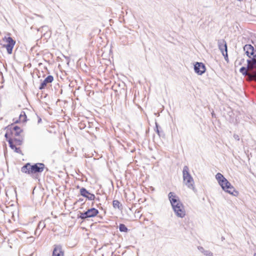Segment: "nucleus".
Segmentation results:
<instances>
[{
	"mask_svg": "<svg viewBox=\"0 0 256 256\" xmlns=\"http://www.w3.org/2000/svg\"><path fill=\"white\" fill-rule=\"evenodd\" d=\"M45 166L42 163H36L31 165L30 163H27L21 168L22 172L32 174L36 173L42 172L44 171Z\"/></svg>",
	"mask_w": 256,
	"mask_h": 256,
	"instance_id": "f257e3e1",
	"label": "nucleus"
},
{
	"mask_svg": "<svg viewBox=\"0 0 256 256\" xmlns=\"http://www.w3.org/2000/svg\"><path fill=\"white\" fill-rule=\"evenodd\" d=\"M23 132H6L4 136L8 144H14V142H18L19 144L24 142Z\"/></svg>",
	"mask_w": 256,
	"mask_h": 256,
	"instance_id": "f03ea898",
	"label": "nucleus"
},
{
	"mask_svg": "<svg viewBox=\"0 0 256 256\" xmlns=\"http://www.w3.org/2000/svg\"><path fill=\"white\" fill-rule=\"evenodd\" d=\"M182 177L184 184L190 189L194 190V180L189 172L188 167L185 166L183 168Z\"/></svg>",
	"mask_w": 256,
	"mask_h": 256,
	"instance_id": "7ed1b4c3",
	"label": "nucleus"
},
{
	"mask_svg": "<svg viewBox=\"0 0 256 256\" xmlns=\"http://www.w3.org/2000/svg\"><path fill=\"white\" fill-rule=\"evenodd\" d=\"M220 186L224 191L229 193L230 194L233 196H236L238 194V192L236 190L234 187L226 179Z\"/></svg>",
	"mask_w": 256,
	"mask_h": 256,
	"instance_id": "20e7f679",
	"label": "nucleus"
},
{
	"mask_svg": "<svg viewBox=\"0 0 256 256\" xmlns=\"http://www.w3.org/2000/svg\"><path fill=\"white\" fill-rule=\"evenodd\" d=\"M172 209L178 217L183 218L186 216V212L182 204L180 202L172 206Z\"/></svg>",
	"mask_w": 256,
	"mask_h": 256,
	"instance_id": "39448f33",
	"label": "nucleus"
},
{
	"mask_svg": "<svg viewBox=\"0 0 256 256\" xmlns=\"http://www.w3.org/2000/svg\"><path fill=\"white\" fill-rule=\"evenodd\" d=\"M98 213V210L94 208L88 209L84 212H80L79 218L82 220H85L87 218H92L96 216Z\"/></svg>",
	"mask_w": 256,
	"mask_h": 256,
	"instance_id": "423d86ee",
	"label": "nucleus"
},
{
	"mask_svg": "<svg viewBox=\"0 0 256 256\" xmlns=\"http://www.w3.org/2000/svg\"><path fill=\"white\" fill-rule=\"evenodd\" d=\"M4 40H6V42L8 43L6 44H4V47L6 48L7 50V52L8 54H12V49L16 44V41L14 40L11 37H4Z\"/></svg>",
	"mask_w": 256,
	"mask_h": 256,
	"instance_id": "0eeeda50",
	"label": "nucleus"
},
{
	"mask_svg": "<svg viewBox=\"0 0 256 256\" xmlns=\"http://www.w3.org/2000/svg\"><path fill=\"white\" fill-rule=\"evenodd\" d=\"M244 50L248 58H252H252H256V50L251 44H246L244 46Z\"/></svg>",
	"mask_w": 256,
	"mask_h": 256,
	"instance_id": "6e6552de",
	"label": "nucleus"
},
{
	"mask_svg": "<svg viewBox=\"0 0 256 256\" xmlns=\"http://www.w3.org/2000/svg\"><path fill=\"white\" fill-rule=\"evenodd\" d=\"M247 70H248V68L242 66L240 70V72L244 76H248L252 80L256 79V72L253 70H250V72H248Z\"/></svg>",
	"mask_w": 256,
	"mask_h": 256,
	"instance_id": "1a4fd4ad",
	"label": "nucleus"
},
{
	"mask_svg": "<svg viewBox=\"0 0 256 256\" xmlns=\"http://www.w3.org/2000/svg\"><path fill=\"white\" fill-rule=\"evenodd\" d=\"M194 70L198 75H202L206 72L205 65L202 62H196L194 65Z\"/></svg>",
	"mask_w": 256,
	"mask_h": 256,
	"instance_id": "9d476101",
	"label": "nucleus"
},
{
	"mask_svg": "<svg viewBox=\"0 0 256 256\" xmlns=\"http://www.w3.org/2000/svg\"><path fill=\"white\" fill-rule=\"evenodd\" d=\"M54 80L53 76L50 75L48 76L40 84L39 89L42 90L44 89L48 84L52 83Z\"/></svg>",
	"mask_w": 256,
	"mask_h": 256,
	"instance_id": "9b49d317",
	"label": "nucleus"
},
{
	"mask_svg": "<svg viewBox=\"0 0 256 256\" xmlns=\"http://www.w3.org/2000/svg\"><path fill=\"white\" fill-rule=\"evenodd\" d=\"M80 194L87 198L89 200H94L95 196L94 194H90L85 188H82L80 189Z\"/></svg>",
	"mask_w": 256,
	"mask_h": 256,
	"instance_id": "f8f14e48",
	"label": "nucleus"
},
{
	"mask_svg": "<svg viewBox=\"0 0 256 256\" xmlns=\"http://www.w3.org/2000/svg\"><path fill=\"white\" fill-rule=\"evenodd\" d=\"M247 67L249 70H253L256 72V58H252L247 60Z\"/></svg>",
	"mask_w": 256,
	"mask_h": 256,
	"instance_id": "ddd939ff",
	"label": "nucleus"
},
{
	"mask_svg": "<svg viewBox=\"0 0 256 256\" xmlns=\"http://www.w3.org/2000/svg\"><path fill=\"white\" fill-rule=\"evenodd\" d=\"M168 196L172 206L180 202L178 196L172 192H170Z\"/></svg>",
	"mask_w": 256,
	"mask_h": 256,
	"instance_id": "4468645a",
	"label": "nucleus"
},
{
	"mask_svg": "<svg viewBox=\"0 0 256 256\" xmlns=\"http://www.w3.org/2000/svg\"><path fill=\"white\" fill-rule=\"evenodd\" d=\"M54 246L52 256H64V252L62 250L61 246L54 245Z\"/></svg>",
	"mask_w": 256,
	"mask_h": 256,
	"instance_id": "2eb2a0df",
	"label": "nucleus"
},
{
	"mask_svg": "<svg viewBox=\"0 0 256 256\" xmlns=\"http://www.w3.org/2000/svg\"><path fill=\"white\" fill-rule=\"evenodd\" d=\"M218 47L222 54L228 50L227 44L224 40H218Z\"/></svg>",
	"mask_w": 256,
	"mask_h": 256,
	"instance_id": "dca6fc26",
	"label": "nucleus"
},
{
	"mask_svg": "<svg viewBox=\"0 0 256 256\" xmlns=\"http://www.w3.org/2000/svg\"><path fill=\"white\" fill-rule=\"evenodd\" d=\"M27 117L24 112L22 111L19 116V119L16 120L14 123H18L19 122H24L27 120Z\"/></svg>",
	"mask_w": 256,
	"mask_h": 256,
	"instance_id": "f3484780",
	"label": "nucleus"
},
{
	"mask_svg": "<svg viewBox=\"0 0 256 256\" xmlns=\"http://www.w3.org/2000/svg\"><path fill=\"white\" fill-rule=\"evenodd\" d=\"M216 178L218 180L220 185H221L226 180V178L220 173H218L216 175Z\"/></svg>",
	"mask_w": 256,
	"mask_h": 256,
	"instance_id": "a211bd4d",
	"label": "nucleus"
},
{
	"mask_svg": "<svg viewBox=\"0 0 256 256\" xmlns=\"http://www.w3.org/2000/svg\"><path fill=\"white\" fill-rule=\"evenodd\" d=\"M198 250L206 256H213V254L210 250H205L202 246H198Z\"/></svg>",
	"mask_w": 256,
	"mask_h": 256,
	"instance_id": "6ab92c4d",
	"label": "nucleus"
},
{
	"mask_svg": "<svg viewBox=\"0 0 256 256\" xmlns=\"http://www.w3.org/2000/svg\"><path fill=\"white\" fill-rule=\"evenodd\" d=\"M112 206L114 208H118L120 210L122 209V206L118 200H114L112 202Z\"/></svg>",
	"mask_w": 256,
	"mask_h": 256,
	"instance_id": "aec40b11",
	"label": "nucleus"
},
{
	"mask_svg": "<svg viewBox=\"0 0 256 256\" xmlns=\"http://www.w3.org/2000/svg\"><path fill=\"white\" fill-rule=\"evenodd\" d=\"M12 124L10 126V128H7L6 132H23L22 130L19 126H14L12 128Z\"/></svg>",
	"mask_w": 256,
	"mask_h": 256,
	"instance_id": "412c9836",
	"label": "nucleus"
},
{
	"mask_svg": "<svg viewBox=\"0 0 256 256\" xmlns=\"http://www.w3.org/2000/svg\"><path fill=\"white\" fill-rule=\"evenodd\" d=\"M10 148L14 150L18 154H22V150H20V148H17L16 145H10Z\"/></svg>",
	"mask_w": 256,
	"mask_h": 256,
	"instance_id": "4be33fe9",
	"label": "nucleus"
},
{
	"mask_svg": "<svg viewBox=\"0 0 256 256\" xmlns=\"http://www.w3.org/2000/svg\"><path fill=\"white\" fill-rule=\"evenodd\" d=\"M119 230L121 232H127L128 229L124 224H120L119 226Z\"/></svg>",
	"mask_w": 256,
	"mask_h": 256,
	"instance_id": "5701e85b",
	"label": "nucleus"
},
{
	"mask_svg": "<svg viewBox=\"0 0 256 256\" xmlns=\"http://www.w3.org/2000/svg\"><path fill=\"white\" fill-rule=\"evenodd\" d=\"M155 130L156 132L158 133V134L160 136V130H159V126L157 122H156V128H155Z\"/></svg>",
	"mask_w": 256,
	"mask_h": 256,
	"instance_id": "b1692460",
	"label": "nucleus"
},
{
	"mask_svg": "<svg viewBox=\"0 0 256 256\" xmlns=\"http://www.w3.org/2000/svg\"><path fill=\"white\" fill-rule=\"evenodd\" d=\"M224 56V58L226 61H228V50L226 51L225 52H224V54H222Z\"/></svg>",
	"mask_w": 256,
	"mask_h": 256,
	"instance_id": "393cba45",
	"label": "nucleus"
},
{
	"mask_svg": "<svg viewBox=\"0 0 256 256\" xmlns=\"http://www.w3.org/2000/svg\"><path fill=\"white\" fill-rule=\"evenodd\" d=\"M85 127V125L84 124L82 123V122H80L79 124V128H80V129H82V128H84Z\"/></svg>",
	"mask_w": 256,
	"mask_h": 256,
	"instance_id": "a878e982",
	"label": "nucleus"
},
{
	"mask_svg": "<svg viewBox=\"0 0 256 256\" xmlns=\"http://www.w3.org/2000/svg\"><path fill=\"white\" fill-rule=\"evenodd\" d=\"M234 139H235V140H240V137H239V136H238V135H237V134H234Z\"/></svg>",
	"mask_w": 256,
	"mask_h": 256,
	"instance_id": "bb28decb",
	"label": "nucleus"
},
{
	"mask_svg": "<svg viewBox=\"0 0 256 256\" xmlns=\"http://www.w3.org/2000/svg\"><path fill=\"white\" fill-rule=\"evenodd\" d=\"M42 121V119L40 118H39L38 120V123H40Z\"/></svg>",
	"mask_w": 256,
	"mask_h": 256,
	"instance_id": "cd10ccee",
	"label": "nucleus"
},
{
	"mask_svg": "<svg viewBox=\"0 0 256 256\" xmlns=\"http://www.w3.org/2000/svg\"><path fill=\"white\" fill-rule=\"evenodd\" d=\"M244 58L242 59L241 62H240V64H242V62H244Z\"/></svg>",
	"mask_w": 256,
	"mask_h": 256,
	"instance_id": "c85d7f7f",
	"label": "nucleus"
},
{
	"mask_svg": "<svg viewBox=\"0 0 256 256\" xmlns=\"http://www.w3.org/2000/svg\"><path fill=\"white\" fill-rule=\"evenodd\" d=\"M212 117L215 116V114H214V112H212Z\"/></svg>",
	"mask_w": 256,
	"mask_h": 256,
	"instance_id": "c756f323",
	"label": "nucleus"
},
{
	"mask_svg": "<svg viewBox=\"0 0 256 256\" xmlns=\"http://www.w3.org/2000/svg\"><path fill=\"white\" fill-rule=\"evenodd\" d=\"M148 148H149L150 150H152V148H150V146H148Z\"/></svg>",
	"mask_w": 256,
	"mask_h": 256,
	"instance_id": "7c9ffc66",
	"label": "nucleus"
},
{
	"mask_svg": "<svg viewBox=\"0 0 256 256\" xmlns=\"http://www.w3.org/2000/svg\"><path fill=\"white\" fill-rule=\"evenodd\" d=\"M254 256H256V254H254Z\"/></svg>",
	"mask_w": 256,
	"mask_h": 256,
	"instance_id": "2f4dec72",
	"label": "nucleus"
}]
</instances>
